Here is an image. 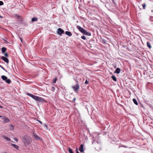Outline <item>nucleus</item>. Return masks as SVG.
<instances>
[{
  "instance_id": "1",
  "label": "nucleus",
  "mask_w": 153,
  "mask_h": 153,
  "mask_svg": "<svg viewBox=\"0 0 153 153\" xmlns=\"http://www.w3.org/2000/svg\"><path fill=\"white\" fill-rule=\"evenodd\" d=\"M27 95L31 97L33 99L35 100L38 101L39 102L43 103L44 102H45V100L43 98L34 95L29 93H27Z\"/></svg>"
},
{
  "instance_id": "2",
  "label": "nucleus",
  "mask_w": 153,
  "mask_h": 153,
  "mask_svg": "<svg viewBox=\"0 0 153 153\" xmlns=\"http://www.w3.org/2000/svg\"><path fill=\"white\" fill-rule=\"evenodd\" d=\"M22 140L25 145H30L32 141V139L29 136L25 135L22 137Z\"/></svg>"
},
{
  "instance_id": "3",
  "label": "nucleus",
  "mask_w": 153,
  "mask_h": 153,
  "mask_svg": "<svg viewBox=\"0 0 153 153\" xmlns=\"http://www.w3.org/2000/svg\"><path fill=\"white\" fill-rule=\"evenodd\" d=\"M2 79L5 81V82L7 84H10L11 83V80L10 79H8L7 77L5 76L2 75L1 76Z\"/></svg>"
},
{
  "instance_id": "4",
  "label": "nucleus",
  "mask_w": 153,
  "mask_h": 153,
  "mask_svg": "<svg viewBox=\"0 0 153 153\" xmlns=\"http://www.w3.org/2000/svg\"><path fill=\"white\" fill-rule=\"evenodd\" d=\"M72 88L73 89L74 91H77L79 88V86L78 83L72 87Z\"/></svg>"
},
{
  "instance_id": "5",
  "label": "nucleus",
  "mask_w": 153,
  "mask_h": 153,
  "mask_svg": "<svg viewBox=\"0 0 153 153\" xmlns=\"http://www.w3.org/2000/svg\"><path fill=\"white\" fill-rule=\"evenodd\" d=\"M2 119L3 120V122L4 123H8L10 121V119L6 117H3Z\"/></svg>"
},
{
  "instance_id": "6",
  "label": "nucleus",
  "mask_w": 153,
  "mask_h": 153,
  "mask_svg": "<svg viewBox=\"0 0 153 153\" xmlns=\"http://www.w3.org/2000/svg\"><path fill=\"white\" fill-rule=\"evenodd\" d=\"M76 28L82 33H83L85 30V29H84L79 25H77L76 26Z\"/></svg>"
},
{
  "instance_id": "7",
  "label": "nucleus",
  "mask_w": 153,
  "mask_h": 153,
  "mask_svg": "<svg viewBox=\"0 0 153 153\" xmlns=\"http://www.w3.org/2000/svg\"><path fill=\"white\" fill-rule=\"evenodd\" d=\"M64 33V31L61 28H59L57 29V33L58 34L61 35Z\"/></svg>"
},
{
  "instance_id": "8",
  "label": "nucleus",
  "mask_w": 153,
  "mask_h": 153,
  "mask_svg": "<svg viewBox=\"0 0 153 153\" xmlns=\"http://www.w3.org/2000/svg\"><path fill=\"white\" fill-rule=\"evenodd\" d=\"M1 58L6 63H8L9 62V60L7 58L4 56H2L1 57Z\"/></svg>"
},
{
  "instance_id": "9",
  "label": "nucleus",
  "mask_w": 153,
  "mask_h": 153,
  "mask_svg": "<svg viewBox=\"0 0 153 153\" xmlns=\"http://www.w3.org/2000/svg\"><path fill=\"white\" fill-rule=\"evenodd\" d=\"M33 135L34 138L36 140H42V139H40L39 137L36 134L33 133Z\"/></svg>"
},
{
  "instance_id": "10",
  "label": "nucleus",
  "mask_w": 153,
  "mask_h": 153,
  "mask_svg": "<svg viewBox=\"0 0 153 153\" xmlns=\"http://www.w3.org/2000/svg\"><path fill=\"white\" fill-rule=\"evenodd\" d=\"M83 145L82 144L80 145L79 148V150L81 152H83L84 151Z\"/></svg>"
},
{
  "instance_id": "11",
  "label": "nucleus",
  "mask_w": 153,
  "mask_h": 153,
  "mask_svg": "<svg viewBox=\"0 0 153 153\" xmlns=\"http://www.w3.org/2000/svg\"><path fill=\"white\" fill-rule=\"evenodd\" d=\"M83 34L85 35H86L88 36H91V33L89 32H87L86 30H85V31L83 33Z\"/></svg>"
},
{
  "instance_id": "12",
  "label": "nucleus",
  "mask_w": 153,
  "mask_h": 153,
  "mask_svg": "<svg viewBox=\"0 0 153 153\" xmlns=\"http://www.w3.org/2000/svg\"><path fill=\"white\" fill-rule=\"evenodd\" d=\"M120 69L119 68H117L114 71V73L117 74L120 73Z\"/></svg>"
},
{
  "instance_id": "13",
  "label": "nucleus",
  "mask_w": 153,
  "mask_h": 153,
  "mask_svg": "<svg viewBox=\"0 0 153 153\" xmlns=\"http://www.w3.org/2000/svg\"><path fill=\"white\" fill-rule=\"evenodd\" d=\"M65 34L69 36H70L72 35L71 33L70 32L66 31L65 32Z\"/></svg>"
},
{
  "instance_id": "14",
  "label": "nucleus",
  "mask_w": 153,
  "mask_h": 153,
  "mask_svg": "<svg viewBox=\"0 0 153 153\" xmlns=\"http://www.w3.org/2000/svg\"><path fill=\"white\" fill-rule=\"evenodd\" d=\"M12 146H13L14 148H15L16 149H18L19 147L18 146L16 145V144H11Z\"/></svg>"
},
{
  "instance_id": "15",
  "label": "nucleus",
  "mask_w": 153,
  "mask_h": 153,
  "mask_svg": "<svg viewBox=\"0 0 153 153\" xmlns=\"http://www.w3.org/2000/svg\"><path fill=\"white\" fill-rule=\"evenodd\" d=\"M38 20V19L36 17H33L31 21L32 22L36 21Z\"/></svg>"
},
{
  "instance_id": "16",
  "label": "nucleus",
  "mask_w": 153,
  "mask_h": 153,
  "mask_svg": "<svg viewBox=\"0 0 153 153\" xmlns=\"http://www.w3.org/2000/svg\"><path fill=\"white\" fill-rule=\"evenodd\" d=\"M6 50V48L4 47H3L1 48V51L3 53H4Z\"/></svg>"
},
{
  "instance_id": "17",
  "label": "nucleus",
  "mask_w": 153,
  "mask_h": 153,
  "mask_svg": "<svg viewBox=\"0 0 153 153\" xmlns=\"http://www.w3.org/2000/svg\"><path fill=\"white\" fill-rule=\"evenodd\" d=\"M133 101L135 104L137 105H138V103L135 99H133Z\"/></svg>"
},
{
  "instance_id": "18",
  "label": "nucleus",
  "mask_w": 153,
  "mask_h": 153,
  "mask_svg": "<svg viewBox=\"0 0 153 153\" xmlns=\"http://www.w3.org/2000/svg\"><path fill=\"white\" fill-rule=\"evenodd\" d=\"M112 78L113 80H114V81H117V78L114 76H112Z\"/></svg>"
},
{
  "instance_id": "19",
  "label": "nucleus",
  "mask_w": 153,
  "mask_h": 153,
  "mask_svg": "<svg viewBox=\"0 0 153 153\" xmlns=\"http://www.w3.org/2000/svg\"><path fill=\"white\" fill-rule=\"evenodd\" d=\"M147 46L149 48H151V46L150 45V43L149 42H147Z\"/></svg>"
},
{
  "instance_id": "20",
  "label": "nucleus",
  "mask_w": 153,
  "mask_h": 153,
  "mask_svg": "<svg viewBox=\"0 0 153 153\" xmlns=\"http://www.w3.org/2000/svg\"><path fill=\"white\" fill-rule=\"evenodd\" d=\"M4 138L7 141H10L11 140L10 139L9 137H4Z\"/></svg>"
},
{
  "instance_id": "21",
  "label": "nucleus",
  "mask_w": 153,
  "mask_h": 153,
  "mask_svg": "<svg viewBox=\"0 0 153 153\" xmlns=\"http://www.w3.org/2000/svg\"><path fill=\"white\" fill-rule=\"evenodd\" d=\"M68 151L69 153H74L72 151V150L70 148H68Z\"/></svg>"
},
{
  "instance_id": "22",
  "label": "nucleus",
  "mask_w": 153,
  "mask_h": 153,
  "mask_svg": "<svg viewBox=\"0 0 153 153\" xmlns=\"http://www.w3.org/2000/svg\"><path fill=\"white\" fill-rule=\"evenodd\" d=\"M57 80V78L56 77L54 78L53 80V82L54 83H55L56 82V81Z\"/></svg>"
},
{
  "instance_id": "23",
  "label": "nucleus",
  "mask_w": 153,
  "mask_h": 153,
  "mask_svg": "<svg viewBox=\"0 0 153 153\" xmlns=\"http://www.w3.org/2000/svg\"><path fill=\"white\" fill-rule=\"evenodd\" d=\"M142 5L143 6V9H145L146 6V4L145 3H144L143 4H142Z\"/></svg>"
},
{
  "instance_id": "24",
  "label": "nucleus",
  "mask_w": 153,
  "mask_h": 153,
  "mask_svg": "<svg viewBox=\"0 0 153 153\" xmlns=\"http://www.w3.org/2000/svg\"><path fill=\"white\" fill-rule=\"evenodd\" d=\"M81 38L83 39H84V40H86V37H85V36H82L81 37Z\"/></svg>"
},
{
  "instance_id": "25",
  "label": "nucleus",
  "mask_w": 153,
  "mask_h": 153,
  "mask_svg": "<svg viewBox=\"0 0 153 153\" xmlns=\"http://www.w3.org/2000/svg\"><path fill=\"white\" fill-rule=\"evenodd\" d=\"M14 126L13 125H10V129L13 130L14 129Z\"/></svg>"
},
{
  "instance_id": "26",
  "label": "nucleus",
  "mask_w": 153,
  "mask_h": 153,
  "mask_svg": "<svg viewBox=\"0 0 153 153\" xmlns=\"http://www.w3.org/2000/svg\"><path fill=\"white\" fill-rule=\"evenodd\" d=\"M4 4V3L3 1H0V5L1 6Z\"/></svg>"
},
{
  "instance_id": "27",
  "label": "nucleus",
  "mask_w": 153,
  "mask_h": 153,
  "mask_svg": "<svg viewBox=\"0 0 153 153\" xmlns=\"http://www.w3.org/2000/svg\"><path fill=\"white\" fill-rule=\"evenodd\" d=\"M0 67L2 68L3 70H4L6 72H7V71L4 68L2 67V66L1 65H0Z\"/></svg>"
},
{
  "instance_id": "28",
  "label": "nucleus",
  "mask_w": 153,
  "mask_h": 153,
  "mask_svg": "<svg viewBox=\"0 0 153 153\" xmlns=\"http://www.w3.org/2000/svg\"><path fill=\"white\" fill-rule=\"evenodd\" d=\"M15 16L18 18V19H19V18L20 17V16L18 15H16Z\"/></svg>"
},
{
  "instance_id": "29",
  "label": "nucleus",
  "mask_w": 153,
  "mask_h": 153,
  "mask_svg": "<svg viewBox=\"0 0 153 153\" xmlns=\"http://www.w3.org/2000/svg\"><path fill=\"white\" fill-rule=\"evenodd\" d=\"M4 56L6 57H8V54L7 53H6L4 54Z\"/></svg>"
},
{
  "instance_id": "30",
  "label": "nucleus",
  "mask_w": 153,
  "mask_h": 153,
  "mask_svg": "<svg viewBox=\"0 0 153 153\" xmlns=\"http://www.w3.org/2000/svg\"><path fill=\"white\" fill-rule=\"evenodd\" d=\"M37 121H38L41 124H42V121H41L40 120H37Z\"/></svg>"
},
{
  "instance_id": "31",
  "label": "nucleus",
  "mask_w": 153,
  "mask_h": 153,
  "mask_svg": "<svg viewBox=\"0 0 153 153\" xmlns=\"http://www.w3.org/2000/svg\"><path fill=\"white\" fill-rule=\"evenodd\" d=\"M55 88H54V87H52L51 89L52 91H54L55 90Z\"/></svg>"
},
{
  "instance_id": "32",
  "label": "nucleus",
  "mask_w": 153,
  "mask_h": 153,
  "mask_svg": "<svg viewBox=\"0 0 153 153\" xmlns=\"http://www.w3.org/2000/svg\"><path fill=\"white\" fill-rule=\"evenodd\" d=\"M85 83V84H87L88 83V82L87 80V79L86 80Z\"/></svg>"
},
{
  "instance_id": "33",
  "label": "nucleus",
  "mask_w": 153,
  "mask_h": 153,
  "mask_svg": "<svg viewBox=\"0 0 153 153\" xmlns=\"http://www.w3.org/2000/svg\"><path fill=\"white\" fill-rule=\"evenodd\" d=\"M111 1H112L113 2V3H114V4H115V1H114V0H111Z\"/></svg>"
},
{
  "instance_id": "34",
  "label": "nucleus",
  "mask_w": 153,
  "mask_h": 153,
  "mask_svg": "<svg viewBox=\"0 0 153 153\" xmlns=\"http://www.w3.org/2000/svg\"><path fill=\"white\" fill-rule=\"evenodd\" d=\"M75 100H76V98H74L73 99V101H75Z\"/></svg>"
},
{
  "instance_id": "35",
  "label": "nucleus",
  "mask_w": 153,
  "mask_h": 153,
  "mask_svg": "<svg viewBox=\"0 0 153 153\" xmlns=\"http://www.w3.org/2000/svg\"><path fill=\"white\" fill-rule=\"evenodd\" d=\"M14 140H15L16 141H17V139H16V138L14 139Z\"/></svg>"
},
{
  "instance_id": "36",
  "label": "nucleus",
  "mask_w": 153,
  "mask_h": 153,
  "mask_svg": "<svg viewBox=\"0 0 153 153\" xmlns=\"http://www.w3.org/2000/svg\"><path fill=\"white\" fill-rule=\"evenodd\" d=\"M20 40H21V42H22V39L21 38H20Z\"/></svg>"
},
{
  "instance_id": "37",
  "label": "nucleus",
  "mask_w": 153,
  "mask_h": 153,
  "mask_svg": "<svg viewBox=\"0 0 153 153\" xmlns=\"http://www.w3.org/2000/svg\"><path fill=\"white\" fill-rule=\"evenodd\" d=\"M2 17L0 15V18H2Z\"/></svg>"
},
{
  "instance_id": "38",
  "label": "nucleus",
  "mask_w": 153,
  "mask_h": 153,
  "mask_svg": "<svg viewBox=\"0 0 153 153\" xmlns=\"http://www.w3.org/2000/svg\"><path fill=\"white\" fill-rule=\"evenodd\" d=\"M0 108H2V107L0 105Z\"/></svg>"
},
{
  "instance_id": "39",
  "label": "nucleus",
  "mask_w": 153,
  "mask_h": 153,
  "mask_svg": "<svg viewBox=\"0 0 153 153\" xmlns=\"http://www.w3.org/2000/svg\"><path fill=\"white\" fill-rule=\"evenodd\" d=\"M2 117V116L0 115V117Z\"/></svg>"
}]
</instances>
